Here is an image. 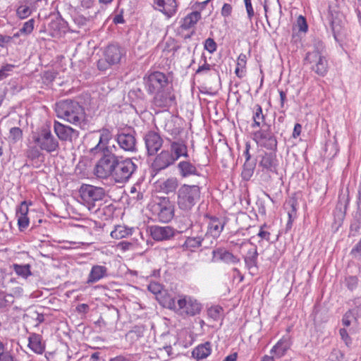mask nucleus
Segmentation results:
<instances>
[{"mask_svg": "<svg viewBox=\"0 0 361 361\" xmlns=\"http://www.w3.org/2000/svg\"><path fill=\"white\" fill-rule=\"evenodd\" d=\"M102 152V157L94 166V173L99 178H106L109 176L112 178L117 156L109 150Z\"/></svg>", "mask_w": 361, "mask_h": 361, "instance_id": "nucleus-7", "label": "nucleus"}, {"mask_svg": "<svg viewBox=\"0 0 361 361\" xmlns=\"http://www.w3.org/2000/svg\"><path fill=\"white\" fill-rule=\"evenodd\" d=\"M350 255L357 259H361V240L351 250Z\"/></svg>", "mask_w": 361, "mask_h": 361, "instance_id": "nucleus-58", "label": "nucleus"}, {"mask_svg": "<svg viewBox=\"0 0 361 361\" xmlns=\"http://www.w3.org/2000/svg\"><path fill=\"white\" fill-rule=\"evenodd\" d=\"M176 161L169 149L162 150L155 157L152 167L155 171H161L173 165Z\"/></svg>", "mask_w": 361, "mask_h": 361, "instance_id": "nucleus-17", "label": "nucleus"}, {"mask_svg": "<svg viewBox=\"0 0 361 361\" xmlns=\"http://www.w3.org/2000/svg\"><path fill=\"white\" fill-rule=\"evenodd\" d=\"M18 218V225L20 231H23L29 226V219L27 216H16Z\"/></svg>", "mask_w": 361, "mask_h": 361, "instance_id": "nucleus-57", "label": "nucleus"}, {"mask_svg": "<svg viewBox=\"0 0 361 361\" xmlns=\"http://www.w3.org/2000/svg\"><path fill=\"white\" fill-rule=\"evenodd\" d=\"M131 234V230L123 226H117L115 229L111 232V236L113 238L121 239Z\"/></svg>", "mask_w": 361, "mask_h": 361, "instance_id": "nucleus-39", "label": "nucleus"}, {"mask_svg": "<svg viewBox=\"0 0 361 361\" xmlns=\"http://www.w3.org/2000/svg\"><path fill=\"white\" fill-rule=\"evenodd\" d=\"M222 312V307L219 305H216L209 308L207 314L210 318L214 320H218L220 318Z\"/></svg>", "mask_w": 361, "mask_h": 361, "instance_id": "nucleus-44", "label": "nucleus"}, {"mask_svg": "<svg viewBox=\"0 0 361 361\" xmlns=\"http://www.w3.org/2000/svg\"><path fill=\"white\" fill-rule=\"evenodd\" d=\"M148 290H149V291H150L151 293H152L154 295H162V293H161L162 286L159 283H157V282L150 283L148 285Z\"/></svg>", "mask_w": 361, "mask_h": 361, "instance_id": "nucleus-52", "label": "nucleus"}, {"mask_svg": "<svg viewBox=\"0 0 361 361\" xmlns=\"http://www.w3.org/2000/svg\"><path fill=\"white\" fill-rule=\"evenodd\" d=\"M40 148L35 145H29L25 151V156L27 159L35 161L39 160L41 158L44 159V155Z\"/></svg>", "mask_w": 361, "mask_h": 361, "instance_id": "nucleus-37", "label": "nucleus"}, {"mask_svg": "<svg viewBox=\"0 0 361 361\" xmlns=\"http://www.w3.org/2000/svg\"><path fill=\"white\" fill-rule=\"evenodd\" d=\"M144 140L149 155L155 154L163 145V140L160 135L153 130L145 135Z\"/></svg>", "mask_w": 361, "mask_h": 361, "instance_id": "nucleus-14", "label": "nucleus"}, {"mask_svg": "<svg viewBox=\"0 0 361 361\" xmlns=\"http://www.w3.org/2000/svg\"><path fill=\"white\" fill-rule=\"evenodd\" d=\"M297 24L300 31L306 32L307 30L306 19L302 16H300L298 18Z\"/></svg>", "mask_w": 361, "mask_h": 361, "instance_id": "nucleus-62", "label": "nucleus"}, {"mask_svg": "<svg viewBox=\"0 0 361 361\" xmlns=\"http://www.w3.org/2000/svg\"><path fill=\"white\" fill-rule=\"evenodd\" d=\"M355 304L356 305V307L349 310L353 312L354 320H357V318L361 317V302L360 299L355 300Z\"/></svg>", "mask_w": 361, "mask_h": 361, "instance_id": "nucleus-59", "label": "nucleus"}, {"mask_svg": "<svg viewBox=\"0 0 361 361\" xmlns=\"http://www.w3.org/2000/svg\"><path fill=\"white\" fill-rule=\"evenodd\" d=\"M225 224V220L214 216L211 217L207 225V231L205 233V237L210 235L214 239L219 238Z\"/></svg>", "mask_w": 361, "mask_h": 361, "instance_id": "nucleus-21", "label": "nucleus"}, {"mask_svg": "<svg viewBox=\"0 0 361 361\" xmlns=\"http://www.w3.org/2000/svg\"><path fill=\"white\" fill-rule=\"evenodd\" d=\"M290 347L288 337L283 336L271 348L270 353L274 355L276 358H281Z\"/></svg>", "mask_w": 361, "mask_h": 361, "instance_id": "nucleus-26", "label": "nucleus"}, {"mask_svg": "<svg viewBox=\"0 0 361 361\" xmlns=\"http://www.w3.org/2000/svg\"><path fill=\"white\" fill-rule=\"evenodd\" d=\"M115 140L119 147L123 150L131 152L136 151L137 142L135 131H130L129 133L124 131L120 132L115 136Z\"/></svg>", "mask_w": 361, "mask_h": 361, "instance_id": "nucleus-13", "label": "nucleus"}, {"mask_svg": "<svg viewBox=\"0 0 361 361\" xmlns=\"http://www.w3.org/2000/svg\"><path fill=\"white\" fill-rule=\"evenodd\" d=\"M13 37L11 36L3 35L0 34V47H6L7 44L11 42Z\"/></svg>", "mask_w": 361, "mask_h": 361, "instance_id": "nucleus-64", "label": "nucleus"}, {"mask_svg": "<svg viewBox=\"0 0 361 361\" xmlns=\"http://www.w3.org/2000/svg\"><path fill=\"white\" fill-rule=\"evenodd\" d=\"M279 163L276 152H264L259 163L262 171L276 173Z\"/></svg>", "mask_w": 361, "mask_h": 361, "instance_id": "nucleus-16", "label": "nucleus"}, {"mask_svg": "<svg viewBox=\"0 0 361 361\" xmlns=\"http://www.w3.org/2000/svg\"><path fill=\"white\" fill-rule=\"evenodd\" d=\"M54 130L58 140L73 143L79 137V131L72 127L63 124L58 121L54 122Z\"/></svg>", "mask_w": 361, "mask_h": 361, "instance_id": "nucleus-12", "label": "nucleus"}, {"mask_svg": "<svg viewBox=\"0 0 361 361\" xmlns=\"http://www.w3.org/2000/svg\"><path fill=\"white\" fill-rule=\"evenodd\" d=\"M178 306L176 312L183 317H192L201 311V304L188 295H180L177 299Z\"/></svg>", "mask_w": 361, "mask_h": 361, "instance_id": "nucleus-8", "label": "nucleus"}, {"mask_svg": "<svg viewBox=\"0 0 361 361\" xmlns=\"http://www.w3.org/2000/svg\"><path fill=\"white\" fill-rule=\"evenodd\" d=\"M29 204H31V202L28 204L27 201H23L16 209V216H27Z\"/></svg>", "mask_w": 361, "mask_h": 361, "instance_id": "nucleus-49", "label": "nucleus"}, {"mask_svg": "<svg viewBox=\"0 0 361 361\" xmlns=\"http://www.w3.org/2000/svg\"><path fill=\"white\" fill-rule=\"evenodd\" d=\"M14 68L13 65L6 64L4 66L0 69V80H4L7 78L9 75V72H11Z\"/></svg>", "mask_w": 361, "mask_h": 361, "instance_id": "nucleus-55", "label": "nucleus"}, {"mask_svg": "<svg viewBox=\"0 0 361 361\" xmlns=\"http://www.w3.org/2000/svg\"><path fill=\"white\" fill-rule=\"evenodd\" d=\"M99 140L97 145L90 149V152L96 154L99 152H107L109 150L107 145L109 140L112 138L111 131L107 128H102L99 131Z\"/></svg>", "mask_w": 361, "mask_h": 361, "instance_id": "nucleus-22", "label": "nucleus"}, {"mask_svg": "<svg viewBox=\"0 0 361 361\" xmlns=\"http://www.w3.org/2000/svg\"><path fill=\"white\" fill-rule=\"evenodd\" d=\"M9 137L13 140V142H18L23 137V131L20 128L13 127L10 129Z\"/></svg>", "mask_w": 361, "mask_h": 361, "instance_id": "nucleus-48", "label": "nucleus"}, {"mask_svg": "<svg viewBox=\"0 0 361 361\" xmlns=\"http://www.w3.org/2000/svg\"><path fill=\"white\" fill-rule=\"evenodd\" d=\"M177 169L180 176L183 178L199 175L196 166L188 161H180L177 165Z\"/></svg>", "mask_w": 361, "mask_h": 361, "instance_id": "nucleus-28", "label": "nucleus"}, {"mask_svg": "<svg viewBox=\"0 0 361 361\" xmlns=\"http://www.w3.org/2000/svg\"><path fill=\"white\" fill-rule=\"evenodd\" d=\"M56 114L58 118L85 129L87 125L85 109L78 102L66 99L56 104Z\"/></svg>", "mask_w": 361, "mask_h": 361, "instance_id": "nucleus-1", "label": "nucleus"}, {"mask_svg": "<svg viewBox=\"0 0 361 361\" xmlns=\"http://www.w3.org/2000/svg\"><path fill=\"white\" fill-rule=\"evenodd\" d=\"M165 130L176 138L180 133V128L179 127H175L172 122H169L165 126Z\"/></svg>", "mask_w": 361, "mask_h": 361, "instance_id": "nucleus-50", "label": "nucleus"}, {"mask_svg": "<svg viewBox=\"0 0 361 361\" xmlns=\"http://www.w3.org/2000/svg\"><path fill=\"white\" fill-rule=\"evenodd\" d=\"M252 120L253 123L251 125L252 128L265 126V115L262 112V106L259 104H256L253 108Z\"/></svg>", "mask_w": 361, "mask_h": 361, "instance_id": "nucleus-32", "label": "nucleus"}, {"mask_svg": "<svg viewBox=\"0 0 361 361\" xmlns=\"http://www.w3.org/2000/svg\"><path fill=\"white\" fill-rule=\"evenodd\" d=\"M160 303L166 308L173 310L175 312L176 311L178 306L177 300L169 295L165 294L160 301Z\"/></svg>", "mask_w": 361, "mask_h": 361, "instance_id": "nucleus-40", "label": "nucleus"}, {"mask_svg": "<svg viewBox=\"0 0 361 361\" xmlns=\"http://www.w3.org/2000/svg\"><path fill=\"white\" fill-rule=\"evenodd\" d=\"M152 238L157 241L167 240L174 236V229L171 226H153L150 227Z\"/></svg>", "mask_w": 361, "mask_h": 361, "instance_id": "nucleus-19", "label": "nucleus"}, {"mask_svg": "<svg viewBox=\"0 0 361 361\" xmlns=\"http://www.w3.org/2000/svg\"><path fill=\"white\" fill-rule=\"evenodd\" d=\"M112 63L106 60V57L104 56V59H100L97 61V68L99 71H104L111 68L112 66Z\"/></svg>", "mask_w": 361, "mask_h": 361, "instance_id": "nucleus-56", "label": "nucleus"}, {"mask_svg": "<svg viewBox=\"0 0 361 361\" xmlns=\"http://www.w3.org/2000/svg\"><path fill=\"white\" fill-rule=\"evenodd\" d=\"M256 167V161H245L243 164V169L241 176L243 180H248L251 178Z\"/></svg>", "mask_w": 361, "mask_h": 361, "instance_id": "nucleus-36", "label": "nucleus"}, {"mask_svg": "<svg viewBox=\"0 0 361 361\" xmlns=\"http://www.w3.org/2000/svg\"><path fill=\"white\" fill-rule=\"evenodd\" d=\"M204 49L212 54L216 50V43L212 38H208L204 42Z\"/></svg>", "mask_w": 361, "mask_h": 361, "instance_id": "nucleus-54", "label": "nucleus"}, {"mask_svg": "<svg viewBox=\"0 0 361 361\" xmlns=\"http://www.w3.org/2000/svg\"><path fill=\"white\" fill-rule=\"evenodd\" d=\"M108 275V269L105 266L94 265L88 275L87 283H94L106 277Z\"/></svg>", "mask_w": 361, "mask_h": 361, "instance_id": "nucleus-27", "label": "nucleus"}, {"mask_svg": "<svg viewBox=\"0 0 361 361\" xmlns=\"http://www.w3.org/2000/svg\"><path fill=\"white\" fill-rule=\"evenodd\" d=\"M13 270L15 273L18 276L22 277L23 279H27L29 276H32L31 271V266L29 264H13L11 266Z\"/></svg>", "mask_w": 361, "mask_h": 361, "instance_id": "nucleus-35", "label": "nucleus"}, {"mask_svg": "<svg viewBox=\"0 0 361 361\" xmlns=\"http://www.w3.org/2000/svg\"><path fill=\"white\" fill-rule=\"evenodd\" d=\"M329 21L333 35L336 40L343 28L342 16L338 12L330 11L329 13Z\"/></svg>", "mask_w": 361, "mask_h": 361, "instance_id": "nucleus-24", "label": "nucleus"}, {"mask_svg": "<svg viewBox=\"0 0 361 361\" xmlns=\"http://www.w3.org/2000/svg\"><path fill=\"white\" fill-rule=\"evenodd\" d=\"M204 240V238L202 235L189 236L186 238L181 247L183 250L195 252L202 246Z\"/></svg>", "mask_w": 361, "mask_h": 361, "instance_id": "nucleus-29", "label": "nucleus"}, {"mask_svg": "<svg viewBox=\"0 0 361 361\" xmlns=\"http://www.w3.org/2000/svg\"><path fill=\"white\" fill-rule=\"evenodd\" d=\"M141 185L139 183L135 184L130 188V193L132 198L135 200H141L143 199V192L140 190Z\"/></svg>", "mask_w": 361, "mask_h": 361, "instance_id": "nucleus-43", "label": "nucleus"}, {"mask_svg": "<svg viewBox=\"0 0 361 361\" xmlns=\"http://www.w3.org/2000/svg\"><path fill=\"white\" fill-rule=\"evenodd\" d=\"M155 93L154 104L157 106L162 108L171 106L175 100V96L171 92L163 90Z\"/></svg>", "mask_w": 361, "mask_h": 361, "instance_id": "nucleus-23", "label": "nucleus"}, {"mask_svg": "<svg viewBox=\"0 0 361 361\" xmlns=\"http://www.w3.org/2000/svg\"><path fill=\"white\" fill-rule=\"evenodd\" d=\"M345 283L349 290H353L357 286L358 279L356 276H348L345 279Z\"/></svg>", "mask_w": 361, "mask_h": 361, "instance_id": "nucleus-53", "label": "nucleus"}, {"mask_svg": "<svg viewBox=\"0 0 361 361\" xmlns=\"http://www.w3.org/2000/svg\"><path fill=\"white\" fill-rule=\"evenodd\" d=\"M13 304V298L4 291H0V310L6 309Z\"/></svg>", "mask_w": 361, "mask_h": 361, "instance_id": "nucleus-41", "label": "nucleus"}, {"mask_svg": "<svg viewBox=\"0 0 361 361\" xmlns=\"http://www.w3.org/2000/svg\"><path fill=\"white\" fill-rule=\"evenodd\" d=\"M126 55V51L123 48L117 44H111L108 45L104 51V56L112 65H116L120 63L121 59Z\"/></svg>", "mask_w": 361, "mask_h": 361, "instance_id": "nucleus-15", "label": "nucleus"}, {"mask_svg": "<svg viewBox=\"0 0 361 361\" xmlns=\"http://www.w3.org/2000/svg\"><path fill=\"white\" fill-rule=\"evenodd\" d=\"M200 196L199 186L183 185L178 192V205L183 210H189L195 204Z\"/></svg>", "mask_w": 361, "mask_h": 361, "instance_id": "nucleus-5", "label": "nucleus"}, {"mask_svg": "<svg viewBox=\"0 0 361 361\" xmlns=\"http://www.w3.org/2000/svg\"><path fill=\"white\" fill-rule=\"evenodd\" d=\"M201 18V14L198 11H193L183 18L181 27L184 30L193 27Z\"/></svg>", "mask_w": 361, "mask_h": 361, "instance_id": "nucleus-34", "label": "nucleus"}, {"mask_svg": "<svg viewBox=\"0 0 361 361\" xmlns=\"http://www.w3.org/2000/svg\"><path fill=\"white\" fill-rule=\"evenodd\" d=\"M258 255L259 254L256 247L247 251V255L244 257V261L248 269L257 266Z\"/></svg>", "mask_w": 361, "mask_h": 361, "instance_id": "nucleus-33", "label": "nucleus"}, {"mask_svg": "<svg viewBox=\"0 0 361 361\" xmlns=\"http://www.w3.org/2000/svg\"><path fill=\"white\" fill-rule=\"evenodd\" d=\"M145 86L149 94L163 90L169 84V78L164 73L155 71L144 78Z\"/></svg>", "mask_w": 361, "mask_h": 361, "instance_id": "nucleus-11", "label": "nucleus"}, {"mask_svg": "<svg viewBox=\"0 0 361 361\" xmlns=\"http://www.w3.org/2000/svg\"><path fill=\"white\" fill-rule=\"evenodd\" d=\"M16 14L21 19L27 18L31 14L30 6L27 5H20L16 10Z\"/></svg>", "mask_w": 361, "mask_h": 361, "instance_id": "nucleus-45", "label": "nucleus"}, {"mask_svg": "<svg viewBox=\"0 0 361 361\" xmlns=\"http://www.w3.org/2000/svg\"><path fill=\"white\" fill-rule=\"evenodd\" d=\"M339 334L345 345L350 346L352 343V339L348 335L347 330L345 329H341L339 330Z\"/></svg>", "mask_w": 361, "mask_h": 361, "instance_id": "nucleus-61", "label": "nucleus"}, {"mask_svg": "<svg viewBox=\"0 0 361 361\" xmlns=\"http://www.w3.org/2000/svg\"><path fill=\"white\" fill-rule=\"evenodd\" d=\"M326 49L323 42L315 39L313 42L312 50L307 52L305 63L317 75L324 77L329 70V63L325 55Z\"/></svg>", "mask_w": 361, "mask_h": 361, "instance_id": "nucleus-2", "label": "nucleus"}, {"mask_svg": "<svg viewBox=\"0 0 361 361\" xmlns=\"http://www.w3.org/2000/svg\"><path fill=\"white\" fill-rule=\"evenodd\" d=\"M23 294V289L21 286H16L12 288L11 292L8 293V295H11L13 298V301L15 300V298H20Z\"/></svg>", "mask_w": 361, "mask_h": 361, "instance_id": "nucleus-63", "label": "nucleus"}, {"mask_svg": "<svg viewBox=\"0 0 361 361\" xmlns=\"http://www.w3.org/2000/svg\"><path fill=\"white\" fill-rule=\"evenodd\" d=\"M35 20L30 19L27 22L24 23L23 27L20 29V32L22 35H30L34 29Z\"/></svg>", "mask_w": 361, "mask_h": 361, "instance_id": "nucleus-46", "label": "nucleus"}, {"mask_svg": "<svg viewBox=\"0 0 361 361\" xmlns=\"http://www.w3.org/2000/svg\"><path fill=\"white\" fill-rule=\"evenodd\" d=\"M353 319H354L353 312L348 310L343 315L342 323L345 326H349Z\"/></svg>", "mask_w": 361, "mask_h": 361, "instance_id": "nucleus-60", "label": "nucleus"}, {"mask_svg": "<svg viewBox=\"0 0 361 361\" xmlns=\"http://www.w3.org/2000/svg\"><path fill=\"white\" fill-rule=\"evenodd\" d=\"M154 7L168 17H171L176 12V0H154Z\"/></svg>", "mask_w": 361, "mask_h": 361, "instance_id": "nucleus-25", "label": "nucleus"}, {"mask_svg": "<svg viewBox=\"0 0 361 361\" xmlns=\"http://www.w3.org/2000/svg\"><path fill=\"white\" fill-rule=\"evenodd\" d=\"M202 60L203 61V63L200 65L196 70L195 74L197 75L207 73L211 70L212 66L207 62V58L204 54L202 55Z\"/></svg>", "mask_w": 361, "mask_h": 361, "instance_id": "nucleus-47", "label": "nucleus"}, {"mask_svg": "<svg viewBox=\"0 0 361 361\" xmlns=\"http://www.w3.org/2000/svg\"><path fill=\"white\" fill-rule=\"evenodd\" d=\"M169 152L173 157L174 161H176L181 157H188V146L185 141L182 140L170 142Z\"/></svg>", "mask_w": 361, "mask_h": 361, "instance_id": "nucleus-20", "label": "nucleus"}, {"mask_svg": "<svg viewBox=\"0 0 361 361\" xmlns=\"http://www.w3.org/2000/svg\"><path fill=\"white\" fill-rule=\"evenodd\" d=\"M178 185V180L176 178H169L163 182L161 188L164 192L170 193L175 192Z\"/></svg>", "mask_w": 361, "mask_h": 361, "instance_id": "nucleus-38", "label": "nucleus"}, {"mask_svg": "<svg viewBox=\"0 0 361 361\" xmlns=\"http://www.w3.org/2000/svg\"><path fill=\"white\" fill-rule=\"evenodd\" d=\"M29 348L37 354H42L45 349L44 344L42 343V336L37 334H32L28 338Z\"/></svg>", "mask_w": 361, "mask_h": 361, "instance_id": "nucleus-30", "label": "nucleus"}, {"mask_svg": "<svg viewBox=\"0 0 361 361\" xmlns=\"http://www.w3.org/2000/svg\"><path fill=\"white\" fill-rule=\"evenodd\" d=\"M149 207L161 222L168 223L174 216V205L169 197H157Z\"/></svg>", "mask_w": 361, "mask_h": 361, "instance_id": "nucleus-6", "label": "nucleus"}, {"mask_svg": "<svg viewBox=\"0 0 361 361\" xmlns=\"http://www.w3.org/2000/svg\"><path fill=\"white\" fill-rule=\"evenodd\" d=\"M287 205L290 207V209L288 211V221L287 223V228H290L292 226L293 219L296 217L295 202L294 200H292L288 202Z\"/></svg>", "mask_w": 361, "mask_h": 361, "instance_id": "nucleus-42", "label": "nucleus"}, {"mask_svg": "<svg viewBox=\"0 0 361 361\" xmlns=\"http://www.w3.org/2000/svg\"><path fill=\"white\" fill-rule=\"evenodd\" d=\"M212 261H221L226 264H236L240 259L224 247H218L212 251Z\"/></svg>", "mask_w": 361, "mask_h": 361, "instance_id": "nucleus-18", "label": "nucleus"}, {"mask_svg": "<svg viewBox=\"0 0 361 361\" xmlns=\"http://www.w3.org/2000/svg\"><path fill=\"white\" fill-rule=\"evenodd\" d=\"M32 140L41 150L49 154L57 152L59 149V142L52 134L50 126L44 124L32 133Z\"/></svg>", "mask_w": 361, "mask_h": 361, "instance_id": "nucleus-3", "label": "nucleus"}, {"mask_svg": "<svg viewBox=\"0 0 361 361\" xmlns=\"http://www.w3.org/2000/svg\"><path fill=\"white\" fill-rule=\"evenodd\" d=\"M211 353V344L209 342H206L195 348L192 352V356L197 360H203L207 357Z\"/></svg>", "mask_w": 361, "mask_h": 361, "instance_id": "nucleus-31", "label": "nucleus"}, {"mask_svg": "<svg viewBox=\"0 0 361 361\" xmlns=\"http://www.w3.org/2000/svg\"><path fill=\"white\" fill-rule=\"evenodd\" d=\"M253 140L260 147H263L268 150L276 152L277 150V140L276 136L271 130L270 126H267L266 128H262L253 133Z\"/></svg>", "mask_w": 361, "mask_h": 361, "instance_id": "nucleus-10", "label": "nucleus"}, {"mask_svg": "<svg viewBox=\"0 0 361 361\" xmlns=\"http://www.w3.org/2000/svg\"><path fill=\"white\" fill-rule=\"evenodd\" d=\"M0 361H16V358L13 353L5 348L0 352Z\"/></svg>", "mask_w": 361, "mask_h": 361, "instance_id": "nucleus-51", "label": "nucleus"}, {"mask_svg": "<svg viewBox=\"0 0 361 361\" xmlns=\"http://www.w3.org/2000/svg\"><path fill=\"white\" fill-rule=\"evenodd\" d=\"M80 197L89 205V209L94 207V203L102 200L106 195L103 188L82 184L79 190Z\"/></svg>", "mask_w": 361, "mask_h": 361, "instance_id": "nucleus-9", "label": "nucleus"}, {"mask_svg": "<svg viewBox=\"0 0 361 361\" xmlns=\"http://www.w3.org/2000/svg\"><path fill=\"white\" fill-rule=\"evenodd\" d=\"M112 179L117 183H125L129 180L137 170V165L130 158L122 159L117 156Z\"/></svg>", "mask_w": 361, "mask_h": 361, "instance_id": "nucleus-4", "label": "nucleus"}]
</instances>
